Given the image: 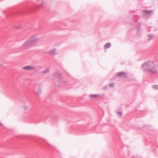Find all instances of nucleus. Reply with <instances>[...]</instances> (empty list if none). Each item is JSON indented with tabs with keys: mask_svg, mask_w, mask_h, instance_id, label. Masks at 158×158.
I'll use <instances>...</instances> for the list:
<instances>
[{
	"mask_svg": "<svg viewBox=\"0 0 158 158\" xmlns=\"http://www.w3.org/2000/svg\"><path fill=\"white\" fill-rule=\"evenodd\" d=\"M152 29V27H149V28H148V31H152V30H153L152 29Z\"/></svg>",
	"mask_w": 158,
	"mask_h": 158,
	"instance_id": "dca6fc26",
	"label": "nucleus"
},
{
	"mask_svg": "<svg viewBox=\"0 0 158 158\" xmlns=\"http://www.w3.org/2000/svg\"><path fill=\"white\" fill-rule=\"evenodd\" d=\"M132 28L135 29L136 32L138 35L139 36L142 33V31L140 27V24L137 22H134L132 24Z\"/></svg>",
	"mask_w": 158,
	"mask_h": 158,
	"instance_id": "7ed1b4c3",
	"label": "nucleus"
},
{
	"mask_svg": "<svg viewBox=\"0 0 158 158\" xmlns=\"http://www.w3.org/2000/svg\"><path fill=\"white\" fill-rule=\"evenodd\" d=\"M50 70V68L49 67H48L46 68L42 72V73L44 74H46L48 73Z\"/></svg>",
	"mask_w": 158,
	"mask_h": 158,
	"instance_id": "f8f14e48",
	"label": "nucleus"
},
{
	"mask_svg": "<svg viewBox=\"0 0 158 158\" xmlns=\"http://www.w3.org/2000/svg\"><path fill=\"white\" fill-rule=\"evenodd\" d=\"M111 45V44L110 43L108 42L105 44L103 47L104 49H106L110 47Z\"/></svg>",
	"mask_w": 158,
	"mask_h": 158,
	"instance_id": "9d476101",
	"label": "nucleus"
},
{
	"mask_svg": "<svg viewBox=\"0 0 158 158\" xmlns=\"http://www.w3.org/2000/svg\"><path fill=\"white\" fill-rule=\"evenodd\" d=\"M127 76V74L126 73L121 72L118 73L117 74V76L119 77H126Z\"/></svg>",
	"mask_w": 158,
	"mask_h": 158,
	"instance_id": "6e6552de",
	"label": "nucleus"
},
{
	"mask_svg": "<svg viewBox=\"0 0 158 158\" xmlns=\"http://www.w3.org/2000/svg\"><path fill=\"white\" fill-rule=\"evenodd\" d=\"M23 69L25 70H36V66L31 65L26 66L23 68Z\"/></svg>",
	"mask_w": 158,
	"mask_h": 158,
	"instance_id": "20e7f679",
	"label": "nucleus"
},
{
	"mask_svg": "<svg viewBox=\"0 0 158 158\" xmlns=\"http://www.w3.org/2000/svg\"><path fill=\"white\" fill-rule=\"evenodd\" d=\"M49 52L50 54L52 55H55L56 54V49L51 50Z\"/></svg>",
	"mask_w": 158,
	"mask_h": 158,
	"instance_id": "ddd939ff",
	"label": "nucleus"
},
{
	"mask_svg": "<svg viewBox=\"0 0 158 158\" xmlns=\"http://www.w3.org/2000/svg\"><path fill=\"white\" fill-rule=\"evenodd\" d=\"M2 123L1 122H0V126H2Z\"/></svg>",
	"mask_w": 158,
	"mask_h": 158,
	"instance_id": "a211bd4d",
	"label": "nucleus"
},
{
	"mask_svg": "<svg viewBox=\"0 0 158 158\" xmlns=\"http://www.w3.org/2000/svg\"><path fill=\"white\" fill-rule=\"evenodd\" d=\"M148 38L149 41H150L151 40L154 38V35L152 34H149L148 35Z\"/></svg>",
	"mask_w": 158,
	"mask_h": 158,
	"instance_id": "9b49d317",
	"label": "nucleus"
},
{
	"mask_svg": "<svg viewBox=\"0 0 158 158\" xmlns=\"http://www.w3.org/2000/svg\"><path fill=\"white\" fill-rule=\"evenodd\" d=\"M89 98H105L104 95L100 94H90L89 96Z\"/></svg>",
	"mask_w": 158,
	"mask_h": 158,
	"instance_id": "39448f33",
	"label": "nucleus"
},
{
	"mask_svg": "<svg viewBox=\"0 0 158 158\" xmlns=\"http://www.w3.org/2000/svg\"><path fill=\"white\" fill-rule=\"evenodd\" d=\"M152 11L144 10L143 11V14L144 16H148L151 15Z\"/></svg>",
	"mask_w": 158,
	"mask_h": 158,
	"instance_id": "1a4fd4ad",
	"label": "nucleus"
},
{
	"mask_svg": "<svg viewBox=\"0 0 158 158\" xmlns=\"http://www.w3.org/2000/svg\"><path fill=\"white\" fill-rule=\"evenodd\" d=\"M15 27L17 29H20L21 27L20 26H19V27L16 26Z\"/></svg>",
	"mask_w": 158,
	"mask_h": 158,
	"instance_id": "f3484780",
	"label": "nucleus"
},
{
	"mask_svg": "<svg viewBox=\"0 0 158 158\" xmlns=\"http://www.w3.org/2000/svg\"><path fill=\"white\" fill-rule=\"evenodd\" d=\"M119 113V114L120 115H122V113Z\"/></svg>",
	"mask_w": 158,
	"mask_h": 158,
	"instance_id": "6ab92c4d",
	"label": "nucleus"
},
{
	"mask_svg": "<svg viewBox=\"0 0 158 158\" xmlns=\"http://www.w3.org/2000/svg\"><path fill=\"white\" fill-rule=\"evenodd\" d=\"M40 38L37 35L32 36L23 43L21 48L22 49H26L34 46L40 41Z\"/></svg>",
	"mask_w": 158,
	"mask_h": 158,
	"instance_id": "f03ea898",
	"label": "nucleus"
},
{
	"mask_svg": "<svg viewBox=\"0 0 158 158\" xmlns=\"http://www.w3.org/2000/svg\"><path fill=\"white\" fill-rule=\"evenodd\" d=\"M42 92V89L41 87H39L36 91L33 92L37 96H40Z\"/></svg>",
	"mask_w": 158,
	"mask_h": 158,
	"instance_id": "423d86ee",
	"label": "nucleus"
},
{
	"mask_svg": "<svg viewBox=\"0 0 158 158\" xmlns=\"http://www.w3.org/2000/svg\"><path fill=\"white\" fill-rule=\"evenodd\" d=\"M114 84L113 83H111L109 85V86L111 87H113L114 86Z\"/></svg>",
	"mask_w": 158,
	"mask_h": 158,
	"instance_id": "2eb2a0df",
	"label": "nucleus"
},
{
	"mask_svg": "<svg viewBox=\"0 0 158 158\" xmlns=\"http://www.w3.org/2000/svg\"><path fill=\"white\" fill-rule=\"evenodd\" d=\"M61 74L59 71H56L53 74V78L54 79L56 78H59L60 77Z\"/></svg>",
	"mask_w": 158,
	"mask_h": 158,
	"instance_id": "0eeeda50",
	"label": "nucleus"
},
{
	"mask_svg": "<svg viewBox=\"0 0 158 158\" xmlns=\"http://www.w3.org/2000/svg\"><path fill=\"white\" fill-rule=\"evenodd\" d=\"M152 88L154 89L155 90H158V85H154L152 86Z\"/></svg>",
	"mask_w": 158,
	"mask_h": 158,
	"instance_id": "4468645a",
	"label": "nucleus"
},
{
	"mask_svg": "<svg viewBox=\"0 0 158 158\" xmlns=\"http://www.w3.org/2000/svg\"><path fill=\"white\" fill-rule=\"evenodd\" d=\"M141 68L145 72H149L156 73L158 70V66L155 62L152 60L147 61L142 64Z\"/></svg>",
	"mask_w": 158,
	"mask_h": 158,
	"instance_id": "f257e3e1",
	"label": "nucleus"
},
{
	"mask_svg": "<svg viewBox=\"0 0 158 158\" xmlns=\"http://www.w3.org/2000/svg\"><path fill=\"white\" fill-rule=\"evenodd\" d=\"M43 3H41V6H43Z\"/></svg>",
	"mask_w": 158,
	"mask_h": 158,
	"instance_id": "aec40b11",
	"label": "nucleus"
}]
</instances>
